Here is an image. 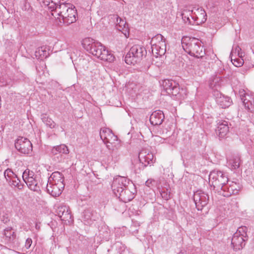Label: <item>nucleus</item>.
<instances>
[{"label":"nucleus","mask_w":254,"mask_h":254,"mask_svg":"<svg viewBox=\"0 0 254 254\" xmlns=\"http://www.w3.org/2000/svg\"><path fill=\"white\" fill-rule=\"evenodd\" d=\"M177 83L174 80L165 79L163 81L162 86L163 90L168 94L171 91L172 89L177 86Z\"/></svg>","instance_id":"obj_27"},{"label":"nucleus","mask_w":254,"mask_h":254,"mask_svg":"<svg viewBox=\"0 0 254 254\" xmlns=\"http://www.w3.org/2000/svg\"><path fill=\"white\" fill-rule=\"evenodd\" d=\"M46 49L45 46L37 48L35 52L36 58L41 60L47 58L49 56V53L47 51Z\"/></svg>","instance_id":"obj_28"},{"label":"nucleus","mask_w":254,"mask_h":254,"mask_svg":"<svg viewBox=\"0 0 254 254\" xmlns=\"http://www.w3.org/2000/svg\"><path fill=\"white\" fill-rule=\"evenodd\" d=\"M67 53L69 54V56L70 58H71V53L73 52L74 53V51L75 50V46L73 44H67Z\"/></svg>","instance_id":"obj_41"},{"label":"nucleus","mask_w":254,"mask_h":254,"mask_svg":"<svg viewBox=\"0 0 254 254\" xmlns=\"http://www.w3.org/2000/svg\"><path fill=\"white\" fill-rule=\"evenodd\" d=\"M57 213L62 221L69 222L71 219V215L69 208L66 206H59L57 209Z\"/></svg>","instance_id":"obj_21"},{"label":"nucleus","mask_w":254,"mask_h":254,"mask_svg":"<svg viewBox=\"0 0 254 254\" xmlns=\"http://www.w3.org/2000/svg\"><path fill=\"white\" fill-rule=\"evenodd\" d=\"M147 52L145 48L139 45L133 46L127 54L125 61L128 64H135L140 62L146 56Z\"/></svg>","instance_id":"obj_4"},{"label":"nucleus","mask_w":254,"mask_h":254,"mask_svg":"<svg viewBox=\"0 0 254 254\" xmlns=\"http://www.w3.org/2000/svg\"><path fill=\"white\" fill-rule=\"evenodd\" d=\"M231 61L233 63V64L237 66V67H240L243 65V62L242 61V60L240 59H234L233 60L231 58Z\"/></svg>","instance_id":"obj_43"},{"label":"nucleus","mask_w":254,"mask_h":254,"mask_svg":"<svg viewBox=\"0 0 254 254\" xmlns=\"http://www.w3.org/2000/svg\"><path fill=\"white\" fill-rule=\"evenodd\" d=\"M32 243V240L30 238H28L26 240L25 242V247L27 249H29L30 246H31V244Z\"/></svg>","instance_id":"obj_47"},{"label":"nucleus","mask_w":254,"mask_h":254,"mask_svg":"<svg viewBox=\"0 0 254 254\" xmlns=\"http://www.w3.org/2000/svg\"><path fill=\"white\" fill-rule=\"evenodd\" d=\"M239 95L242 102L245 98L252 99V97L249 95L246 94L245 91L242 89L239 91Z\"/></svg>","instance_id":"obj_40"},{"label":"nucleus","mask_w":254,"mask_h":254,"mask_svg":"<svg viewBox=\"0 0 254 254\" xmlns=\"http://www.w3.org/2000/svg\"><path fill=\"white\" fill-rule=\"evenodd\" d=\"M48 182H52L57 184L64 183V176L63 174L59 172H55L53 173L48 179Z\"/></svg>","instance_id":"obj_26"},{"label":"nucleus","mask_w":254,"mask_h":254,"mask_svg":"<svg viewBox=\"0 0 254 254\" xmlns=\"http://www.w3.org/2000/svg\"><path fill=\"white\" fill-rule=\"evenodd\" d=\"M55 11L63 19L64 23L68 25L76 20V10L69 3H60L55 7Z\"/></svg>","instance_id":"obj_3"},{"label":"nucleus","mask_w":254,"mask_h":254,"mask_svg":"<svg viewBox=\"0 0 254 254\" xmlns=\"http://www.w3.org/2000/svg\"><path fill=\"white\" fill-rule=\"evenodd\" d=\"M111 18L112 19H117L119 20V25L117 27V28L119 30L121 31L122 29H123L124 28H126V25L127 24L126 22L124 20V19L120 17L118 15H112Z\"/></svg>","instance_id":"obj_35"},{"label":"nucleus","mask_w":254,"mask_h":254,"mask_svg":"<svg viewBox=\"0 0 254 254\" xmlns=\"http://www.w3.org/2000/svg\"><path fill=\"white\" fill-rule=\"evenodd\" d=\"M153 155L151 152L148 151L146 149H142L138 154L139 163L134 165L135 171L138 173L136 168L138 165L139 170L143 169L148 165L153 163Z\"/></svg>","instance_id":"obj_6"},{"label":"nucleus","mask_w":254,"mask_h":254,"mask_svg":"<svg viewBox=\"0 0 254 254\" xmlns=\"http://www.w3.org/2000/svg\"><path fill=\"white\" fill-rule=\"evenodd\" d=\"M32 180L27 181L26 183L28 187L34 191L39 192L41 191V189L44 188L46 184H44L43 180L40 176L35 177Z\"/></svg>","instance_id":"obj_15"},{"label":"nucleus","mask_w":254,"mask_h":254,"mask_svg":"<svg viewBox=\"0 0 254 254\" xmlns=\"http://www.w3.org/2000/svg\"><path fill=\"white\" fill-rule=\"evenodd\" d=\"M233 191L232 189H229V190H228L227 192H225L224 193L223 192V190H220V192L218 193L219 194L225 197H229L231 195L233 194L231 192Z\"/></svg>","instance_id":"obj_44"},{"label":"nucleus","mask_w":254,"mask_h":254,"mask_svg":"<svg viewBox=\"0 0 254 254\" xmlns=\"http://www.w3.org/2000/svg\"><path fill=\"white\" fill-rule=\"evenodd\" d=\"M45 5L49 6L50 8H54L56 6V5L58 4L55 2V0H43V1Z\"/></svg>","instance_id":"obj_39"},{"label":"nucleus","mask_w":254,"mask_h":254,"mask_svg":"<svg viewBox=\"0 0 254 254\" xmlns=\"http://www.w3.org/2000/svg\"><path fill=\"white\" fill-rule=\"evenodd\" d=\"M228 182L227 176L223 172L214 170L210 172L209 176V182L213 190L218 192H220L223 185H224Z\"/></svg>","instance_id":"obj_5"},{"label":"nucleus","mask_w":254,"mask_h":254,"mask_svg":"<svg viewBox=\"0 0 254 254\" xmlns=\"http://www.w3.org/2000/svg\"><path fill=\"white\" fill-rule=\"evenodd\" d=\"M162 43H166L165 39L160 34H158L151 38L150 44L152 47L162 45Z\"/></svg>","instance_id":"obj_29"},{"label":"nucleus","mask_w":254,"mask_h":254,"mask_svg":"<svg viewBox=\"0 0 254 254\" xmlns=\"http://www.w3.org/2000/svg\"><path fill=\"white\" fill-rule=\"evenodd\" d=\"M106 146L110 150V154L112 159H114L115 161H117L120 155V152L119 151L120 145L119 142H116L114 145L107 144Z\"/></svg>","instance_id":"obj_24"},{"label":"nucleus","mask_w":254,"mask_h":254,"mask_svg":"<svg viewBox=\"0 0 254 254\" xmlns=\"http://www.w3.org/2000/svg\"><path fill=\"white\" fill-rule=\"evenodd\" d=\"M68 153V148L64 144L54 146L51 150V153L53 156V159L58 162H60L64 159L63 154H67Z\"/></svg>","instance_id":"obj_12"},{"label":"nucleus","mask_w":254,"mask_h":254,"mask_svg":"<svg viewBox=\"0 0 254 254\" xmlns=\"http://www.w3.org/2000/svg\"><path fill=\"white\" fill-rule=\"evenodd\" d=\"M83 47L89 53L101 60L112 62L115 57L100 43L90 38H85L82 42Z\"/></svg>","instance_id":"obj_1"},{"label":"nucleus","mask_w":254,"mask_h":254,"mask_svg":"<svg viewBox=\"0 0 254 254\" xmlns=\"http://www.w3.org/2000/svg\"><path fill=\"white\" fill-rule=\"evenodd\" d=\"M182 47L190 55L196 58H202L205 55L202 43L195 38L183 37L182 39Z\"/></svg>","instance_id":"obj_2"},{"label":"nucleus","mask_w":254,"mask_h":254,"mask_svg":"<svg viewBox=\"0 0 254 254\" xmlns=\"http://www.w3.org/2000/svg\"><path fill=\"white\" fill-rule=\"evenodd\" d=\"M233 201L235 203V204L237 206V202L236 201V200L235 199Z\"/></svg>","instance_id":"obj_53"},{"label":"nucleus","mask_w":254,"mask_h":254,"mask_svg":"<svg viewBox=\"0 0 254 254\" xmlns=\"http://www.w3.org/2000/svg\"><path fill=\"white\" fill-rule=\"evenodd\" d=\"M38 176L35 175L34 172L30 170L27 169H26L23 173L22 178L23 180L26 183L27 182V181L32 180V179H34L35 177H38Z\"/></svg>","instance_id":"obj_33"},{"label":"nucleus","mask_w":254,"mask_h":254,"mask_svg":"<svg viewBox=\"0 0 254 254\" xmlns=\"http://www.w3.org/2000/svg\"><path fill=\"white\" fill-rule=\"evenodd\" d=\"M220 77H215L209 81V87L213 90V93L215 91H218V89L220 87L221 82Z\"/></svg>","instance_id":"obj_31"},{"label":"nucleus","mask_w":254,"mask_h":254,"mask_svg":"<svg viewBox=\"0 0 254 254\" xmlns=\"http://www.w3.org/2000/svg\"><path fill=\"white\" fill-rule=\"evenodd\" d=\"M12 229L11 227H7L4 230V234L6 237H8L9 238H11V236H12L14 233L12 232L11 233V230Z\"/></svg>","instance_id":"obj_45"},{"label":"nucleus","mask_w":254,"mask_h":254,"mask_svg":"<svg viewBox=\"0 0 254 254\" xmlns=\"http://www.w3.org/2000/svg\"><path fill=\"white\" fill-rule=\"evenodd\" d=\"M4 176L6 181L10 183L11 181L14 178L16 175L10 169H7L4 172Z\"/></svg>","instance_id":"obj_36"},{"label":"nucleus","mask_w":254,"mask_h":254,"mask_svg":"<svg viewBox=\"0 0 254 254\" xmlns=\"http://www.w3.org/2000/svg\"><path fill=\"white\" fill-rule=\"evenodd\" d=\"M154 180H152V179H148L147 180L146 182H145V185L148 187H150L151 186V184L152 183V182H154Z\"/></svg>","instance_id":"obj_51"},{"label":"nucleus","mask_w":254,"mask_h":254,"mask_svg":"<svg viewBox=\"0 0 254 254\" xmlns=\"http://www.w3.org/2000/svg\"><path fill=\"white\" fill-rule=\"evenodd\" d=\"M164 119L163 112L160 110L153 112L150 117V122L153 126L160 125Z\"/></svg>","instance_id":"obj_18"},{"label":"nucleus","mask_w":254,"mask_h":254,"mask_svg":"<svg viewBox=\"0 0 254 254\" xmlns=\"http://www.w3.org/2000/svg\"><path fill=\"white\" fill-rule=\"evenodd\" d=\"M181 15L185 23L190 25H193L192 18L190 17L191 11L185 9L182 13Z\"/></svg>","instance_id":"obj_34"},{"label":"nucleus","mask_w":254,"mask_h":254,"mask_svg":"<svg viewBox=\"0 0 254 254\" xmlns=\"http://www.w3.org/2000/svg\"><path fill=\"white\" fill-rule=\"evenodd\" d=\"M64 187V184L60 183L58 185L52 182H48L46 184L47 192L54 197L59 196L62 193Z\"/></svg>","instance_id":"obj_14"},{"label":"nucleus","mask_w":254,"mask_h":254,"mask_svg":"<svg viewBox=\"0 0 254 254\" xmlns=\"http://www.w3.org/2000/svg\"><path fill=\"white\" fill-rule=\"evenodd\" d=\"M229 189H230V184H228V183L225 184L224 185H223V187L221 188L222 190H223V192H227L228 190H229Z\"/></svg>","instance_id":"obj_48"},{"label":"nucleus","mask_w":254,"mask_h":254,"mask_svg":"<svg viewBox=\"0 0 254 254\" xmlns=\"http://www.w3.org/2000/svg\"><path fill=\"white\" fill-rule=\"evenodd\" d=\"M246 240L240 234L235 233L231 239V245L235 251L240 250L245 246Z\"/></svg>","instance_id":"obj_17"},{"label":"nucleus","mask_w":254,"mask_h":254,"mask_svg":"<svg viewBox=\"0 0 254 254\" xmlns=\"http://www.w3.org/2000/svg\"><path fill=\"white\" fill-rule=\"evenodd\" d=\"M168 94L171 95L174 99L178 100L184 99L186 96L185 90L183 88L180 89L178 83Z\"/></svg>","instance_id":"obj_19"},{"label":"nucleus","mask_w":254,"mask_h":254,"mask_svg":"<svg viewBox=\"0 0 254 254\" xmlns=\"http://www.w3.org/2000/svg\"><path fill=\"white\" fill-rule=\"evenodd\" d=\"M193 201L198 210H201L208 203L209 195L202 190H197L194 192Z\"/></svg>","instance_id":"obj_8"},{"label":"nucleus","mask_w":254,"mask_h":254,"mask_svg":"<svg viewBox=\"0 0 254 254\" xmlns=\"http://www.w3.org/2000/svg\"><path fill=\"white\" fill-rule=\"evenodd\" d=\"M190 17L192 18L193 25H200L206 21L207 15L202 8H194L191 10Z\"/></svg>","instance_id":"obj_10"},{"label":"nucleus","mask_w":254,"mask_h":254,"mask_svg":"<svg viewBox=\"0 0 254 254\" xmlns=\"http://www.w3.org/2000/svg\"><path fill=\"white\" fill-rule=\"evenodd\" d=\"M10 185L12 186L16 187L18 190H22L23 188L24 185L20 182V180L18 178L16 175L11 181Z\"/></svg>","instance_id":"obj_37"},{"label":"nucleus","mask_w":254,"mask_h":254,"mask_svg":"<svg viewBox=\"0 0 254 254\" xmlns=\"http://www.w3.org/2000/svg\"><path fill=\"white\" fill-rule=\"evenodd\" d=\"M251 99L250 98H245L242 102L243 103V105H244L246 109L252 113V120L254 122V113H253V112H254V105L253 104Z\"/></svg>","instance_id":"obj_30"},{"label":"nucleus","mask_w":254,"mask_h":254,"mask_svg":"<svg viewBox=\"0 0 254 254\" xmlns=\"http://www.w3.org/2000/svg\"><path fill=\"white\" fill-rule=\"evenodd\" d=\"M41 118L42 122L46 125V126L50 127L51 128H54L56 127V124L51 118L47 116L46 114H42Z\"/></svg>","instance_id":"obj_32"},{"label":"nucleus","mask_w":254,"mask_h":254,"mask_svg":"<svg viewBox=\"0 0 254 254\" xmlns=\"http://www.w3.org/2000/svg\"><path fill=\"white\" fill-rule=\"evenodd\" d=\"M228 164L232 170L238 168L241 164L240 157L239 155H234L228 160Z\"/></svg>","instance_id":"obj_25"},{"label":"nucleus","mask_w":254,"mask_h":254,"mask_svg":"<svg viewBox=\"0 0 254 254\" xmlns=\"http://www.w3.org/2000/svg\"><path fill=\"white\" fill-rule=\"evenodd\" d=\"M229 130V127L228 121H221L218 123L216 133L219 137H224L228 133Z\"/></svg>","instance_id":"obj_20"},{"label":"nucleus","mask_w":254,"mask_h":254,"mask_svg":"<svg viewBox=\"0 0 254 254\" xmlns=\"http://www.w3.org/2000/svg\"><path fill=\"white\" fill-rule=\"evenodd\" d=\"M120 200L125 203L128 202L134 197V193L130 191L129 186L119 191L118 194H115Z\"/></svg>","instance_id":"obj_16"},{"label":"nucleus","mask_w":254,"mask_h":254,"mask_svg":"<svg viewBox=\"0 0 254 254\" xmlns=\"http://www.w3.org/2000/svg\"><path fill=\"white\" fill-rule=\"evenodd\" d=\"M113 20L114 21L115 23L116 24L117 26H118L119 25V20H118L117 19H113Z\"/></svg>","instance_id":"obj_52"},{"label":"nucleus","mask_w":254,"mask_h":254,"mask_svg":"<svg viewBox=\"0 0 254 254\" xmlns=\"http://www.w3.org/2000/svg\"><path fill=\"white\" fill-rule=\"evenodd\" d=\"M241 50V49L240 48V47L236 46L235 50L234 49H232V53L234 52V51H235V53H237L238 55H239V57H242V53L241 54L240 53V51Z\"/></svg>","instance_id":"obj_50"},{"label":"nucleus","mask_w":254,"mask_h":254,"mask_svg":"<svg viewBox=\"0 0 254 254\" xmlns=\"http://www.w3.org/2000/svg\"><path fill=\"white\" fill-rule=\"evenodd\" d=\"M162 197L165 200H168L170 198V194L168 193L165 190H162L160 192Z\"/></svg>","instance_id":"obj_46"},{"label":"nucleus","mask_w":254,"mask_h":254,"mask_svg":"<svg viewBox=\"0 0 254 254\" xmlns=\"http://www.w3.org/2000/svg\"><path fill=\"white\" fill-rule=\"evenodd\" d=\"M16 149L20 153L29 154L32 151V144L27 138L19 137L15 142Z\"/></svg>","instance_id":"obj_7"},{"label":"nucleus","mask_w":254,"mask_h":254,"mask_svg":"<svg viewBox=\"0 0 254 254\" xmlns=\"http://www.w3.org/2000/svg\"><path fill=\"white\" fill-rule=\"evenodd\" d=\"M213 94L216 103L222 108H228L231 105L232 101L230 97L222 94L219 91H215Z\"/></svg>","instance_id":"obj_13"},{"label":"nucleus","mask_w":254,"mask_h":254,"mask_svg":"<svg viewBox=\"0 0 254 254\" xmlns=\"http://www.w3.org/2000/svg\"><path fill=\"white\" fill-rule=\"evenodd\" d=\"M100 136L101 139L105 144H110L111 145L116 144L118 141L117 136L114 134L112 130L108 128L104 127L100 129Z\"/></svg>","instance_id":"obj_11"},{"label":"nucleus","mask_w":254,"mask_h":254,"mask_svg":"<svg viewBox=\"0 0 254 254\" xmlns=\"http://www.w3.org/2000/svg\"><path fill=\"white\" fill-rule=\"evenodd\" d=\"M247 228L246 226H241L238 229L235 233H238V234H240V236L247 239Z\"/></svg>","instance_id":"obj_38"},{"label":"nucleus","mask_w":254,"mask_h":254,"mask_svg":"<svg viewBox=\"0 0 254 254\" xmlns=\"http://www.w3.org/2000/svg\"><path fill=\"white\" fill-rule=\"evenodd\" d=\"M238 186L236 183H234L232 182L231 184H230V189H232L233 191L231 192L233 193V195L237 194L239 192Z\"/></svg>","instance_id":"obj_42"},{"label":"nucleus","mask_w":254,"mask_h":254,"mask_svg":"<svg viewBox=\"0 0 254 254\" xmlns=\"http://www.w3.org/2000/svg\"><path fill=\"white\" fill-rule=\"evenodd\" d=\"M82 218L85 225H90L93 221H95L96 216L90 210H85L82 213Z\"/></svg>","instance_id":"obj_22"},{"label":"nucleus","mask_w":254,"mask_h":254,"mask_svg":"<svg viewBox=\"0 0 254 254\" xmlns=\"http://www.w3.org/2000/svg\"><path fill=\"white\" fill-rule=\"evenodd\" d=\"M1 221L4 224H6L9 221V219L6 214L3 215L1 217Z\"/></svg>","instance_id":"obj_49"},{"label":"nucleus","mask_w":254,"mask_h":254,"mask_svg":"<svg viewBox=\"0 0 254 254\" xmlns=\"http://www.w3.org/2000/svg\"><path fill=\"white\" fill-rule=\"evenodd\" d=\"M153 55L156 58L162 57L165 55L166 52V43H162V45L158 46H154L151 47Z\"/></svg>","instance_id":"obj_23"},{"label":"nucleus","mask_w":254,"mask_h":254,"mask_svg":"<svg viewBox=\"0 0 254 254\" xmlns=\"http://www.w3.org/2000/svg\"><path fill=\"white\" fill-rule=\"evenodd\" d=\"M129 181L127 178L118 176L114 179L112 184V190L115 194H118L119 191L128 186Z\"/></svg>","instance_id":"obj_9"},{"label":"nucleus","mask_w":254,"mask_h":254,"mask_svg":"<svg viewBox=\"0 0 254 254\" xmlns=\"http://www.w3.org/2000/svg\"><path fill=\"white\" fill-rule=\"evenodd\" d=\"M39 227L38 226L37 224H36V228L38 229Z\"/></svg>","instance_id":"obj_54"}]
</instances>
